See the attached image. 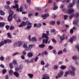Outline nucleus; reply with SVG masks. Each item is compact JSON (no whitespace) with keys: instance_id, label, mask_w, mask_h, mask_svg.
Here are the masks:
<instances>
[{"instance_id":"nucleus-1","label":"nucleus","mask_w":79,"mask_h":79,"mask_svg":"<svg viewBox=\"0 0 79 79\" xmlns=\"http://www.w3.org/2000/svg\"><path fill=\"white\" fill-rule=\"evenodd\" d=\"M8 11L9 13V15L7 18L8 21L10 22L13 19V12L11 11V9H9L8 10Z\"/></svg>"},{"instance_id":"nucleus-2","label":"nucleus","mask_w":79,"mask_h":79,"mask_svg":"<svg viewBox=\"0 0 79 79\" xmlns=\"http://www.w3.org/2000/svg\"><path fill=\"white\" fill-rule=\"evenodd\" d=\"M13 8H17L16 11H20V12H21L23 10V9L22 7H20V8L19 9V6L17 4H16L15 6H13Z\"/></svg>"},{"instance_id":"nucleus-3","label":"nucleus","mask_w":79,"mask_h":79,"mask_svg":"<svg viewBox=\"0 0 79 79\" xmlns=\"http://www.w3.org/2000/svg\"><path fill=\"white\" fill-rule=\"evenodd\" d=\"M46 35V38H46V39L45 40V39H44L43 40V44H44V43H45L46 44H47L48 43V38H49V37H48V36H47V34H45Z\"/></svg>"},{"instance_id":"nucleus-4","label":"nucleus","mask_w":79,"mask_h":79,"mask_svg":"<svg viewBox=\"0 0 79 79\" xmlns=\"http://www.w3.org/2000/svg\"><path fill=\"white\" fill-rule=\"evenodd\" d=\"M63 74H64V73L63 71H61L58 75L56 77V79H58V77H62V76L63 75Z\"/></svg>"},{"instance_id":"nucleus-5","label":"nucleus","mask_w":79,"mask_h":79,"mask_svg":"<svg viewBox=\"0 0 79 79\" xmlns=\"http://www.w3.org/2000/svg\"><path fill=\"white\" fill-rule=\"evenodd\" d=\"M44 37H45V38H46L47 37L46 36V35L45 34V33H43L42 34V36L41 37H39L38 38V40H39V41H40L41 40H42L43 39H44Z\"/></svg>"},{"instance_id":"nucleus-6","label":"nucleus","mask_w":79,"mask_h":79,"mask_svg":"<svg viewBox=\"0 0 79 79\" xmlns=\"http://www.w3.org/2000/svg\"><path fill=\"white\" fill-rule=\"evenodd\" d=\"M23 47L24 48L25 51H29V48L27 47V45L26 44H23Z\"/></svg>"},{"instance_id":"nucleus-7","label":"nucleus","mask_w":79,"mask_h":79,"mask_svg":"<svg viewBox=\"0 0 79 79\" xmlns=\"http://www.w3.org/2000/svg\"><path fill=\"white\" fill-rule=\"evenodd\" d=\"M76 0H73V2L71 4H69V6H68V8H71V7H73V5H74L75 3V2H76Z\"/></svg>"},{"instance_id":"nucleus-8","label":"nucleus","mask_w":79,"mask_h":79,"mask_svg":"<svg viewBox=\"0 0 79 79\" xmlns=\"http://www.w3.org/2000/svg\"><path fill=\"white\" fill-rule=\"evenodd\" d=\"M50 77L49 75L47 74H45L43 76V77L42 79H49Z\"/></svg>"},{"instance_id":"nucleus-9","label":"nucleus","mask_w":79,"mask_h":79,"mask_svg":"<svg viewBox=\"0 0 79 79\" xmlns=\"http://www.w3.org/2000/svg\"><path fill=\"white\" fill-rule=\"evenodd\" d=\"M76 37L73 36L71 38L69 41L71 43H73L74 40H76Z\"/></svg>"},{"instance_id":"nucleus-10","label":"nucleus","mask_w":79,"mask_h":79,"mask_svg":"<svg viewBox=\"0 0 79 79\" xmlns=\"http://www.w3.org/2000/svg\"><path fill=\"white\" fill-rule=\"evenodd\" d=\"M68 14H71L74 12V10L72 8L69 9L68 10Z\"/></svg>"},{"instance_id":"nucleus-11","label":"nucleus","mask_w":79,"mask_h":79,"mask_svg":"<svg viewBox=\"0 0 79 79\" xmlns=\"http://www.w3.org/2000/svg\"><path fill=\"white\" fill-rule=\"evenodd\" d=\"M48 16H49V15L48 14H47L44 15V16H43V15H42L41 18H43V19H45L47 17H48Z\"/></svg>"},{"instance_id":"nucleus-12","label":"nucleus","mask_w":79,"mask_h":79,"mask_svg":"<svg viewBox=\"0 0 79 79\" xmlns=\"http://www.w3.org/2000/svg\"><path fill=\"white\" fill-rule=\"evenodd\" d=\"M64 36H65V34H64L62 36H61L60 38V42H62V40H64L65 38L64 37Z\"/></svg>"},{"instance_id":"nucleus-13","label":"nucleus","mask_w":79,"mask_h":79,"mask_svg":"<svg viewBox=\"0 0 79 79\" xmlns=\"http://www.w3.org/2000/svg\"><path fill=\"white\" fill-rule=\"evenodd\" d=\"M70 71V74L72 76H74V75H75V71H73L71 70H69Z\"/></svg>"},{"instance_id":"nucleus-14","label":"nucleus","mask_w":79,"mask_h":79,"mask_svg":"<svg viewBox=\"0 0 79 79\" xmlns=\"http://www.w3.org/2000/svg\"><path fill=\"white\" fill-rule=\"evenodd\" d=\"M70 73V71H68L66 72L65 74L64 75V77H67L68 76V74H69Z\"/></svg>"},{"instance_id":"nucleus-15","label":"nucleus","mask_w":79,"mask_h":79,"mask_svg":"<svg viewBox=\"0 0 79 79\" xmlns=\"http://www.w3.org/2000/svg\"><path fill=\"white\" fill-rule=\"evenodd\" d=\"M5 25V23L4 22H0V27H3Z\"/></svg>"},{"instance_id":"nucleus-16","label":"nucleus","mask_w":79,"mask_h":79,"mask_svg":"<svg viewBox=\"0 0 79 79\" xmlns=\"http://www.w3.org/2000/svg\"><path fill=\"white\" fill-rule=\"evenodd\" d=\"M13 74L16 77H19V73L16 72H14Z\"/></svg>"},{"instance_id":"nucleus-17","label":"nucleus","mask_w":79,"mask_h":79,"mask_svg":"<svg viewBox=\"0 0 79 79\" xmlns=\"http://www.w3.org/2000/svg\"><path fill=\"white\" fill-rule=\"evenodd\" d=\"M35 45L34 44H30L28 46V48H29V50H31V48H32V47H34V46Z\"/></svg>"},{"instance_id":"nucleus-18","label":"nucleus","mask_w":79,"mask_h":79,"mask_svg":"<svg viewBox=\"0 0 79 79\" xmlns=\"http://www.w3.org/2000/svg\"><path fill=\"white\" fill-rule=\"evenodd\" d=\"M33 56V55L32 54V53L31 52H29L27 54V56L28 57H32Z\"/></svg>"},{"instance_id":"nucleus-19","label":"nucleus","mask_w":79,"mask_h":79,"mask_svg":"<svg viewBox=\"0 0 79 79\" xmlns=\"http://www.w3.org/2000/svg\"><path fill=\"white\" fill-rule=\"evenodd\" d=\"M18 47H21V45H23V42L22 41H19L18 43Z\"/></svg>"},{"instance_id":"nucleus-20","label":"nucleus","mask_w":79,"mask_h":79,"mask_svg":"<svg viewBox=\"0 0 79 79\" xmlns=\"http://www.w3.org/2000/svg\"><path fill=\"white\" fill-rule=\"evenodd\" d=\"M37 40L35 37H32L31 38V41H32L33 42H36Z\"/></svg>"},{"instance_id":"nucleus-21","label":"nucleus","mask_w":79,"mask_h":79,"mask_svg":"<svg viewBox=\"0 0 79 79\" xmlns=\"http://www.w3.org/2000/svg\"><path fill=\"white\" fill-rule=\"evenodd\" d=\"M74 14H71L69 16V19H71L73 18L74 17Z\"/></svg>"},{"instance_id":"nucleus-22","label":"nucleus","mask_w":79,"mask_h":79,"mask_svg":"<svg viewBox=\"0 0 79 79\" xmlns=\"http://www.w3.org/2000/svg\"><path fill=\"white\" fill-rule=\"evenodd\" d=\"M50 24H51V25H54L55 24V22L54 21H51L49 22Z\"/></svg>"},{"instance_id":"nucleus-23","label":"nucleus","mask_w":79,"mask_h":79,"mask_svg":"<svg viewBox=\"0 0 79 79\" xmlns=\"http://www.w3.org/2000/svg\"><path fill=\"white\" fill-rule=\"evenodd\" d=\"M39 47H40V48H43L44 47H45V45L43 44L39 45Z\"/></svg>"},{"instance_id":"nucleus-24","label":"nucleus","mask_w":79,"mask_h":79,"mask_svg":"<svg viewBox=\"0 0 79 79\" xmlns=\"http://www.w3.org/2000/svg\"><path fill=\"white\" fill-rule=\"evenodd\" d=\"M31 26H28L27 27L25 28V30H27V29H31Z\"/></svg>"},{"instance_id":"nucleus-25","label":"nucleus","mask_w":79,"mask_h":79,"mask_svg":"<svg viewBox=\"0 0 79 79\" xmlns=\"http://www.w3.org/2000/svg\"><path fill=\"white\" fill-rule=\"evenodd\" d=\"M15 21H17V22H20V21H21V20H20V19H19L18 17L15 18Z\"/></svg>"},{"instance_id":"nucleus-26","label":"nucleus","mask_w":79,"mask_h":79,"mask_svg":"<svg viewBox=\"0 0 79 79\" xmlns=\"http://www.w3.org/2000/svg\"><path fill=\"white\" fill-rule=\"evenodd\" d=\"M72 59L74 60H77V57L76 56H74L72 57Z\"/></svg>"},{"instance_id":"nucleus-27","label":"nucleus","mask_w":79,"mask_h":79,"mask_svg":"<svg viewBox=\"0 0 79 79\" xmlns=\"http://www.w3.org/2000/svg\"><path fill=\"white\" fill-rule=\"evenodd\" d=\"M9 66H10V69H13V64L12 63L9 64Z\"/></svg>"},{"instance_id":"nucleus-28","label":"nucleus","mask_w":79,"mask_h":79,"mask_svg":"<svg viewBox=\"0 0 79 79\" xmlns=\"http://www.w3.org/2000/svg\"><path fill=\"white\" fill-rule=\"evenodd\" d=\"M66 68V66H63V65H61L60 67V68L61 69H64L65 68Z\"/></svg>"},{"instance_id":"nucleus-29","label":"nucleus","mask_w":79,"mask_h":79,"mask_svg":"<svg viewBox=\"0 0 79 79\" xmlns=\"http://www.w3.org/2000/svg\"><path fill=\"white\" fill-rule=\"evenodd\" d=\"M7 36H8V37H9V38H10V39H11V37H12L11 35H10V33H7Z\"/></svg>"},{"instance_id":"nucleus-30","label":"nucleus","mask_w":79,"mask_h":79,"mask_svg":"<svg viewBox=\"0 0 79 79\" xmlns=\"http://www.w3.org/2000/svg\"><path fill=\"white\" fill-rule=\"evenodd\" d=\"M0 11L1 15H2V16H3V15H5V12L1 10Z\"/></svg>"},{"instance_id":"nucleus-31","label":"nucleus","mask_w":79,"mask_h":79,"mask_svg":"<svg viewBox=\"0 0 79 79\" xmlns=\"http://www.w3.org/2000/svg\"><path fill=\"white\" fill-rule=\"evenodd\" d=\"M41 26H42V24L41 23H39L37 26V28H40V27H41Z\"/></svg>"},{"instance_id":"nucleus-32","label":"nucleus","mask_w":79,"mask_h":79,"mask_svg":"<svg viewBox=\"0 0 79 79\" xmlns=\"http://www.w3.org/2000/svg\"><path fill=\"white\" fill-rule=\"evenodd\" d=\"M62 11H63L64 13H68V10L65 9H63L62 10Z\"/></svg>"},{"instance_id":"nucleus-33","label":"nucleus","mask_w":79,"mask_h":79,"mask_svg":"<svg viewBox=\"0 0 79 79\" xmlns=\"http://www.w3.org/2000/svg\"><path fill=\"white\" fill-rule=\"evenodd\" d=\"M26 24H27V25H31V24H32V23H30L29 21H26Z\"/></svg>"},{"instance_id":"nucleus-34","label":"nucleus","mask_w":79,"mask_h":79,"mask_svg":"<svg viewBox=\"0 0 79 79\" xmlns=\"http://www.w3.org/2000/svg\"><path fill=\"white\" fill-rule=\"evenodd\" d=\"M71 69L72 70L71 71H75H75H76V69H75V68H74V67L73 66H71Z\"/></svg>"},{"instance_id":"nucleus-35","label":"nucleus","mask_w":79,"mask_h":79,"mask_svg":"<svg viewBox=\"0 0 79 79\" xmlns=\"http://www.w3.org/2000/svg\"><path fill=\"white\" fill-rule=\"evenodd\" d=\"M18 45V43L16 42L13 45V47L14 48H15V47H17V45Z\"/></svg>"},{"instance_id":"nucleus-36","label":"nucleus","mask_w":79,"mask_h":79,"mask_svg":"<svg viewBox=\"0 0 79 79\" xmlns=\"http://www.w3.org/2000/svg\"><path fill=\"white\" fill-rule=\"evenodd\" d=\"M63 53V51L62 50H60L59 51L58 53V55H60V54H62Z\"/></svg>"},{"instance_id":"nucleus-37","label":"nucleus","mask_w":79,"mask_h":79,"mask_svg":"<svg viewBox=\"0 0 79 79\" xmlns=\"http://www.w3.org/2000/svg\"><path fill=\"white\" fill-rule=\"evenodd\" d=\"M2 73L3 74H4L5 73H6V70L5 69H4L2 70Z\"/></svg>"},{"instance_id":"nucleus-38","label":"nucleus","mask_w":79,"mask_h":79,"mask_svg":"<svg viewBox=\"0 0 79 79\" xmlns=\"http://www.w3.org/2000/svg\"><path fill=\"white\" fill-rule=\"evenodd\" d=\"M16 55H19V54L18 52H16L13 54V56H15Z\"/></svg>"},{"instance_id":"nucleus-39","label":"nucleus","mask_w":79,"mask_h":79,"mask_svg":"<svg viewBox=\"0 0 79 79\" xmlns=\"http://www.w3.org/2000/svg\"><path fill=\"white\" fill-rule=\"evenodd\" d=\"M4 45V43H3V41H2L0 43V47H1Z\"/></svg>"},{"instance_id":"nucleus-40","label":"nucleus","mask_w":79,"mask_h":79,"mask_svg":"<svg viewBox=\"0 0 79 79\" xmlns=\"http://www.w3.org/2000/svg\"><path fill=\"white\" fill-rule=\"evenodd\" d=\"M28 76L30 77V78H32V77H33V75L32 74H28Z\"/></svg>"},{"instance_id":"nucleus-41","label":"nucleus","mask_w":79,"mask_h":79,"mask_svg":"<svg viewBox=\"0 0 79 79\" xmlns=\"http://www.w3.org/2000/svg\"><path fill=\"white\" fill-rule=\"evenodd\" d=\"M13 70H10L9 71V73L10 74H13Z\"/></svg>"},{"instance_id":"nucleus-42","label":"nucleus","mask_w":79,"mask_h":79,"mask_svg":"<svg viewBox=\"0 0 79 79\" xmlns=\"http://www.w3.org/2000/svg\"><path fill=\"white\" fill-rule=\"evenodd\" d=\"M22 53L23 55H26V51L25 50V51H23L22 52Z\"/></svg>"},{"instance_id":"nucleus-43","label":"nucleus","mask_w":79,"mask_h":79,"mask_svg":"<svg viewBox=\"0 0 79 79\" xmlns=\"http://www.w3.org/2000/svg\"><path fill=\"white\" fill-rule=\"evenodd\" d=\"M48 48L49 50H52V49L53 48V47L52 46H49L48 47Z\"/></svg>"},{"instance_id":"nucleus-44","label":"nucleus","mask_w":79,"mask_h":79,"mask_svg":"<svg viewBox=\"0 0 79 79\" xmlns=\"http://www.w3.org/2000/svg\"><path fill=\"white\" fill-rule=\"evenodd\" d=\"M25 62L27 63H30V61L26 59L25 60Z\"/></svg>"},{"instance_id":"nucleus-45","label":"nucleus","mask_w":79,"mask_h":79,"mask_svg":"<svg viewBox=\"0 0 79 79\" xmlns=\"http://www.w3.org/2000/svg\"><path fill=\"white\" fill-rule=\"evenodd\" d=\"M41 64L42 65H44V64H45V62H44V61H41Z\"/></svg>"},{"instance_id":"nucleus-46","label":"nucleus","mask_w":79,"mask_h":79,"mask_svg":"<svg viewBox=\"0 0 79 79\" xmlns=\"http://www.w3.org/2000/svg\"><path fill=\"white\" fill-rule=\"evenodd\" d=\"M0 59L1 61H3L4 60V57L3 56H2L0 57Z\"/></svg>"},{"instance_id":"nucleus-47","label":"nucleus","mask_w":79,"mask_h":79,"mask_svg":"<svg viewBox=\"0 0 79 79\" xmlns=\"http://www.w3.org/2000/svg\"><path fill=\"white\" fill-rule=\"evenodd\" d=\"M39 59V57L38 56H36L35 57V58L34 59L35 61H37V60Z\"/></svg>"},{"instance_id":"nucleus-48","label":"nucleus","mask_w":79,"mask_h":79,"mask_svg":"<svg viewBox=\"0 0 79 79\" xmlns=\"http://www.w3.org/2000/svg\"><path fill=\"white\" fill-rule=\"evenodd\" d=\"M73 29H71L70 31V33L72 34H73Z\"/></svg>"},{"instance_id":"nucleus-49","label":"nucleus","mask_w":79,"mask_h":79,"mask_svg":"<svg viewBox=\"0 0 79 79\" xmlns=\"http://www.w3.org/2000/svg\"><path fill=\"white\" fill-rule=\"evenodd\" d=\"M44 53L45 55H48V52L46 51H44Z\"/></svg>"},{"instance_id":"nucleus-50","label":"nucleus","mask_w":79,"mask_h":79,"mask_svg":"<svg viewBox=\"0 0 79 79\" xmlns=\"http://www.w3.org/2000/svg\"><path fill=\"white\" fill-rule=\"evenodd\" d=\"M5 8L6 9H9L10 8V6H5Z\"/></svg>"},{"instance_id":"nucleus-51","label":"nucleus","mask_w":79,"mask_h":79,"mask_svg":"<svg viewBox=\"0 0 79 79\" xmlns=\"http://www.w3.org/2000/svg\"><path fill=\"white\" fill-rule=\"evenodd\" d=\"M15 29V27L13 26H11L10 27V30H11L12 29Z\"/></svg>"},{"instance_id":"nucleus-52","label":"nucleus","mask_w":79,"mask_h":79,"mask_svg":"<svg viewBox=\"0 0 79 79\" xmlns=\"http://www.w3.org/2000/svg\"><path fill=\"white\" fill-rule=\"evenodd\" d=\"M52 42H55V43H56V41L54 39H52Z\"/></svg>"},{"instance_id":"nucleus-53","label":"nucleus","mask_w":79,"mask_h":79,"mask_svg":"<svg viewBox=\"0 0 79 79\" xmlns=\"http://www.w3.org/2000/svg\"><path fill=\"white\" fill-rule=\"evenodd\" d=\"M58 9V6H56L53 9V10H57Z\"/></svg>"},{"instance_id":"nucleus-54","label":"nucleus","mask_w":79,"mask_h":79,"mask_svg":"<svg viewBox=\"0 0 79 79\" xmlns=\"http://www.w3.org/2000/svg\"><path fill=\"white\" fill-rule=\"evenodd\" d=\"M7 40V43H8L9 44H10V43L11 42V41L10 40L8 39Z\"/></svg>"},{"instance_id":"nucleus-55","label":"nucleus","mask_w":79,"mask_h":79,"mask_svg":"<svg viewBox=\"0 0 79 79\" xmlns=\"http://www.w3.org/2000/svg\"><path fill=\"white\" fill-rule=\"evenodd\" d=\"M52 18H56V16L55 15L52 14Z\"/></svg>"},{"instance_id":"nucleus-56","label":"nucleus","mask_w":79,"mask_h":79,"mask_svg":"<svg viewBox=\"0 0 79 79\" xmlns=\"http://www.w3.org/2000/svg\"><path fill=\"white\" fill-rule=\"evenodd\" d=\"M26 23L24 21H23L22 23V24L23 25V26H26Z\"/></svg>"},{"instance_id":"nucleus-57","label":"nucleus","mask_w":79,"mask_h":79,"mask_svg":"<svg viewBox=\"0 0 79 79\" xmlns=\"http://www.w3.org/2000/svg\"><path fill=\"white\" fill-rule=\"evenodd\" d=\"M63 52L64 53H66L67 52V50H66V49L64 48L63 50Z\"/></svg>"},{"instance_id":"nucleus-58","label":"nucleus","mask_w":79,"mask_h":79,"mask_svg":"<svg viewBox=\"0 0 79 79\" xmlns=\"http://www.w3.org/2000/svg\"><path fill=\"white\" fill-rule=\"evenodd\" d=\"M76 48L77 49L78 52H79V45H77L76 46Z\"/></svg>"},{"instance_id":"nucleus-59","label":"nucleus","mask_w":79,"mask_h":79,"mask_svg":"<svg viewBox=\"0 0 79 79\" xmlns=\"http://www.w3.org/2000/svg\"><path fill=\"white\" fill-rule=\"evenodd\" d=\"M35 10H40L41 9L39 7H35Z\"/></svg>"},{"instance_id":"nucleus-60","label":"nucleus","mask_w":79,"mask_h":79,"mask_svg":"<svg viewBox=\"0 0 79 79\" xmlns=\"http://www.w3.org/2000/svg\"><path fill=\"white\" fill-rule=\"evenodd\" d=\"M19 69H22L23 68V67L22 65H20L19 67Z\"/></svg>"},{"instance_id":"nucleus-61","label":"nucleus","mask_w":79,"mask_h":79,"mask_svg":"<svg viewBox=\"0 0 79 79\" xmlns=\"http://www.w3.org/2000/svg\"><path fill=\"white\" fill-rule=\"evenodd\" d=\"M3 44H6V43H7V40H5L4 41V42L3 41Z\"/></svg>"},{"instance_id":"nucleus-62","label":"nucleus","mask_w":79,"mask_h":79,"mask_svg":"<svg viewBox=\"0 0 79 79\" xmlns=\"http://www.w3.org/2000/svg\"><path fill=\"white\" fill-rule=\"evenodd\" d=\"M5 27H6V29L7 30H8V29H9V28L10 27V26H9L8 25H6Z\"/></svg>"},{"instance_id":"nucleus-63","label":"nucleus","mask_w":79,"mask_h":79,"mask_svg":"<svg viewBox=\"0 0 79 79\" xmlns=\"http://www.w3.org/2000/svg\"><path fill=\"white\" fill-rule=\"evenodd\" d=\"M79 13H77L76 14V18H78L79 17Z\"/></svg>"},{"instance_id":"nucleus-64","label":"nucleus","mask_w":79,"mask_h":79,"mask_svg":"<svg viewBox=\"0 0 79 79\" xmlns=\"http://www.w3.org/2000/svg\"><path fill=\"white\" fill-rule=\"evenodd\" d=\"M6 3L7 4V5H10V1H7L6 2Z\"/></svg>"}]
</instances>
